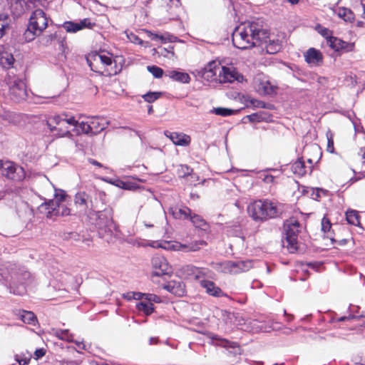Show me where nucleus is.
<instances>
[{
    "mask_svg": "<svg viewBox=\"0 0 365 365\" xmlns=\"http://www.w3.org/2000/svg\"><path fill=\"white\" fill-rule=\"evenodd\" d=\"M267 38V29L262 20L257 19L238 26L232 34L234 46L241 50L257 46Z\"/></svg>",
    "mask_w": 365,
    "mask_h": 365,
    "instance_id": "obj_1",
    "label": "nucleus"
},
{
    "mask_svg": "<svg viewBox=\"0 0 365 365\" xmlns=\"http://www.w3.org/2000/svg\"><path fill=\"white\" fill-rule=\"evenodd\" d=\"M31 278V273L25 267L8 262L0 265V282L11 293L21 295L26 292L25 284Z\"/></svg>",
    "mask_w": 365,
    "mask_h": 365,
    "instance_id": "obj_2",
    "label": "nucleus"
},
{
    "mask_svg": "<svg viewBox=\"0 0 365 365\" xmlns=\"http://www.w3.org/2000/svg\"><path fill=\"white\" fill-rule=\"evenodd\" d=\"M247 212L255 222H263L282 217L283 210L277 202L265 199L250 203L247 207Z\"/></svg>",
    "mask_w": 365,
    "mask_h": 365,
    "instance_id": "obj_3",
    "label": "nucleus"
},
{
    "mask_svg": "<svg viewBox=\"0 0 365 365\" xmlns=\"http://www.w3.org/2000/svg\"><path fill=\"white\" fill-rule=\"evenodd\" d=\"M86 61L91 71L106 76L117 75L120 71L115 61L108 55L91 53L86 57Z\"/></svg>",
    "mask_w": 365,
    "mask_h": 365,
    "instance_id": "obj_4",
    "label": "nucleus"
},
{
    "mask_svg": "<svg viewBox=\"0 0 365 365\" xmlns=\"http://www.w3.org/2000/svg\"><path fill=\"white\" fill-rule=\"evenodd\" d=\"M65 113L52 115L48 118L46 125L51 132L57 137H71L72 134L66 125H77L78 121L73 116L66 118Z\"/></svg>",
    "mask_w": 365,
    "mask_h": 365,
    "instance_id": "obj_5",
    "label": "nucleus"
},
{
    "mask_svg": "<svg viewBox=\"0 0 365 365\" xmlns=\"http://www.w3.org/2000/svg\"><path fill=\"white\" fill-rule=\"evenodd\" d=\"M48 26V19L42 9H36L30 16L27 29L24 34V39L31 41L39 36Z\"/></svg>",
    "mask_w": 365,
    "mask_h": 365,
    "instance_id": "obj_6",
    "label": "nucleus"
},
{
    "mask_svg": "<svg viewBox=\"0 0 365 365\" xmlns=\"http://www.w3.org/2000/svg\"><path fill=\"white\" fill-rule=\"evenodd\" d=\"M283 225L287 247L291 252H294L298 249L297 237L300 232L301 224L296 217H292L286 220Z\"/></svg>",
    "mask_w": 365,
    "mask_h": 365,
    "instance_id": "obj_7",
    "label": "nucleus"
},
{
    "mask_svg": "<svg viewBox=\"0 0 365 365\" xmlns=\"http://www.w3.org/2000/svg\"><path fill=\"white\" fill-rule=\"evenodd\" d=\"M6 83L9 87V96L11 101L19 103L26 98L27 91L23 80L19 77H11L9 74Z\"/></svg>",
    "mask_w": 365,
    "mask_h": 365,
    "instance_id": "obj_8",
    "label": "nucleus"
},
{
    "mask_svg": "<svg viewBox=\"0 0 365 365\" xmlns=\"http://www.w3.org/2000/svg\"><path fill=\"white\" fill-rule=\"evenodd\" d=\"M41 212H46L48 218L58 216H68L71 214L70 209L64 205L59 204L58 201L46 200L39 207Z\"/></svg>",
    "mask_w": 365,
    "mask_h": 365,
    "instance_id": "obj_9",
    "label": "nucleus"
},
{
    "mask_svg": "<svg viewBox=\"0 0 365 365\" xmlns=\"http://www.w3.org/2000/svg\"><path fill=\"white\" fill-rule=\"evenodd\" d=\"M1 175L7 180L14 182H21L26 177L24 169L9 160L4 162L1 169Z\"/></svg>",
    "mask_w": 365,
    "mask_h": 365,
    "instance_id": "obj_10",
    "label": "nucleus"
},
{
    "mask_svg": "<svg viewBox=\"0 0 365 365\" xmlns=\"http://www.w3.org/2000/svg\"><path fill=\"white\" fill-rule=\"evenodd\" d=\"M74 204L79 212L83 215H88L95 210L91 195L84 191H80L76 194Z\"/></svg>",
    "mask_w": 365,
    "mask_h": 365,
    "instance_id": "obj_11",
    "label": "nucleus"
},
{
    "mask_svg": "<svg viewBox=\"0 0 365 365\" xmlns=\"http://www.w3.org/2000/svg\"><path fill=\"white\" fill-rule=\"evenodd\" d=\"M210 339L212 340V344L217 346H221L226 349H232L230 351L233 356L242 354V349L239 343L236 341H230L227 339L222 338L217 334H210Z\"/></svg>",
    "mask_w": 365,
    "mask_h": 365,
    "instance_id": "obj_12",
    "label": "nucleus"
},
{
    "mask_svg": "<svg viewBox=\"0 0 365 365\" xmlns=\"http://www.w3.org/2000/svg\"><path fill=\"white\" fill-rule=\"evenodd\" d=\"M222 66L215 61L209 62L202 70V77L208 81H219V74Z\"/></svg>",
    "mask_w": 365,
    "mask_h": 365,
    "instance_id": "obj_13",
    "label": "nucleus"
},
{
    "mask_svg": "<svg viewBox=\"0 0 365 365\" xmlns=\"http://www.w3.org/2000/svg\"><path fill=\"white\" fill-rule=\"evenodd\" d=\"M152 264L154 268L153 276L161 277L171 272V267L169 266L167 259L160 255L152 258Z\"/></svg>",
    "mask_w": 365,
    "mask_h": 365,
    "instance_id": "obj_14",
    "label": "nucleus"
},
{
    "mask_svg": "<svg viewBox=\"0 0 365 365\" xmlns=\"http://www.w3.org/2000/svg\"><path fill=\"white\" fill-rule=\"evenodd\" d=\"M219 76V82L233 83L235 81L238 82L242 81L244 77L239 73L233 67L222 66Z\"/></svg>",
    "mask_w": 365,
    "mask_h": 365,
    "instance_id": "obj_15",
    "label": "nucleus"
},
{
    "mask_svg": "<svg viewBox=\"0 0 365 365\" xmlns=\"http://www.w3.org/2000/svg\"><path fill=\"white\" fill-rule=\"evenodd\" d=\"M97 217L98 225L100 228H104L106 231L111 232L112 229L115 227L111 208H106L103 211H98Z\"/></svg>",
    "mask_w": 365,
    "mask_h": 365,
    "instance_id": "obj_16",
    "label": "nucleus"
},
{
    "mask_svg": "<svg viewBox=\"0 0 365 365\" xmlns=\"http://www.w3.org/2000/svg\"><path fill=\"white\" fill-rule=\"evenodd\" d=\"M252 267V261H227L225 263V268L229 272L237 274L248 271Z\"/></svg>",
    "mask_w": 365,
    "mask_h": 365,
    "instance_id": "obj_17",
    "label": "nucleus"
},
{
    "mask_svg": "<svg viewBox=\"0 0 365 365\" xmlns=\"http://www.w3.org/2000/svg\"><path fill=\"white\" fill-rule=\"evenodd\" d=\"M305 61L313 66H319L323 63V55L322 52L315 48H309L304 53Z\"/></svg>",
    "mask_w": 365,
    "mask_h": 365,
    "instance_id": "obj_18",
    "label": "nucleus"
},
{
    "mask_svg": "<svg viewBox=\"0 0 365 365\" xmlns=\"http://www.w3.org/2000/svg\"><path fill=\"white\" fill-rule=\"evenodd\" d=\"M200 283L201 287L205 289L206 293L212 297H222L227 296L222 289L217 286L212 281L202 279Z\"/></svg>",
    "mask_w": 365,
    "mask_h": 365,
    "instance_id": "obj_19",
    "label": "nucleus"
},
{
    "mask_svg": "<svg viewBox=\"0 0 365 365\" xmlns=\"http://www.w3.org/2000/svg\"><path fill=\"white\" fill-rule=\"evenodd\" d=\"M328 43L329 46L336 51H344L349 52L351 51L354 48V43H350L346 41H344L337 37L331 36L328 40Z\"/></svg>",
    "mask_w": 365,
    "mask_h": 365,
    "instance_id": "obj_20",
    "label": "nucleus"
},
{
    "mask_svg": "<svg viewBox=\"0 0 365 365\" xmlns=\"http://www.w3.org/2000/svg\"><path fill=\"white\" fill-rule=\"evenodd\" d=\"M165 135L176 145L187 146L191 141L190 137L184 133L165 131Z\"/></svg>",
    "mask_w": 365,
    "mask_h": 365,
    "instance_id": "obj_21",
    "label": "nucleus"
},
{
    "mask_svg": "<svg viewBox=\"0 0 365 365\" xmlns=\"http://www.w3.org/2000/svg\"><path fill=\"white\" fill-rule=\"evenodd\" d=\"M264 44L266 51L269 54H274L279 51L282 48V43L279 39L269 38V32L267 30V38L265 41H262L258 43L257 46H262Z\"/></svg>",
    "mask_w": 365,
    "mask_h": 365,
    "instance_id": "obj_22",
    "label": "nucleus"
},
{
    "mask_svg": "<svg viewBox=\"0 0 365 365\" xmlns=\"http://www.w3.org/2000/svg\"><path fill=\"white\" fill-rule=\"evenodd\" d=\"M163 288L177 297H182L185 294V285L180 281H170Z\"/></svg>",
    "mask_w": 365,
    "mask_h": 365,
    "instance_id": "obj_23",
    "label": "nucleus"
},
{
    "mask_svg": "<svg viewBox=\"0 0 365 365\" xmlns=\"http://www.w3.org/2000/svg\"><path fill=\"white\" fill-rule=\"evenodd\" d=\"M90 123L93 133L97 135L107 128L109 122L105 118L96 115L91 117Z\"/></svg>",
    "mask_w": 365,
    "mask_h": 365,
    "instance_id": "obj_24",
    "label": "nucleus"
},
{
    "mask_svg": "<svg viewBox=\"0 0 365 365\" xmlns=\"http://www.w3.org/2000/svg\"><path fill=\"white\" fill-rule=\"evenodd\" d=\"M191 212V210L186 206H176L169 210L173 217L178 220H187L190 217Z\"/></svg>",
    "mask_w": 365,
    "mask_h": 365,
    "instance_id": "obj_25",
    "label": "nucleus"
},
{
    "mask_svg": "<svg viewBox=\"0 0 365 365\" xmlns=\"http://www.w3.org/2000/svg\"><path fill=\"white\" fill-rule=\"evenodd\" d=\"M170 78L175 81L182 83H188L190 81V77L188 73L178 71H169L165 74Z\"/></svg>",
    "mask_w": 365,
    "mask_h": 365,
    "instance_id": "obj_26",
    "label": "nucleus"
},
{
    "mask_svg": "<svg viewBox=\"0 0 365 365\" xmlns=\"http://www.w3.org/2000/svg\"><path fill=\"white\" fill-rule=\"evenodd\" d=\"M339 17L343 19L346 22H352L354 20V14L349 9L341 7L334 10Z\"/></svg>",
    "mask_w": 365,
    "mask_h": 365,
    "instance_id": "obj_27",
    "label": "nucleus"
},
{
    "mask_svg": "<svg viewBox=\"0 0 365 365\" xmlns=\"http://www.w3.org/2000/svg\"><path fill=\"white\" fill-rule=\"evenodd\" d=\"M11 19L7 14H0V38H2L9 29Z\"/></svg>",
    "mask_w": 365,
    "mask_h": 365,
    "instance_id": "obj_28",
    "label": "nucleus"
},
{
    "mask_svg": "<svg viewBox=\"0 0 365 365\" xmlns=\"http://www.w3.org/2000/svg\"><path fill=\"white\" fill-rule=\"evenodd\" d=\"M346 220L350 225L362 227L360 223L359 212L354 210H349L346 212Z\"/></svg>",
    "mask_w": 365,
    "mask_h": 365,
    "instance_id": "obj_29",
    "label": "nucleus"
},
{
    "mask_svg": "<svg viewBox=\"0 0 365 365\" xmlns=\"http://www.w3.org/2000/svg\"><path fill=\"white\" fill-rule=\"evenodd\" d=\"M271 117V115L264 112L260 111L258 113L247 115L246 118L251 123H259L262 121H268Z\"/></svg>",
    "mask_w": 365,
    "mask_h": 365,
    "instance_id": "obj_30",
    "label": "nucleus"
},
{
    "mask_svg": "<svg viewBox=\"0 0 365 365\" xmlns=\"http://www.w3.org/2000/svg\"><path fill=\"white\" fill-rule=\"evenodd\" d=\"M291 170L294 174L303 176L307 173V167L302 159H298L291 165Z\"/></svg>",
    "mask_w": 365,
    "mask_h": 365,
    "instance_id": "obj_31",
    "label": "nucleus"
},
{
    "mask_svg": "<svg viewBox=\"0 0 365 365\" xmlns=\"http://www.w3.org/2000/svg\"><path fill=\"white\" fill-rule=\"evenodd\" d=\"M228 9L230 16L234 18V20L243 14V10L241 8L240 1H230Z\"/></svg>",
    "mask_w": 365,
    "mask_h": 365,
    "instance_id": "obj_32",
    "label": "nucleus"
},
{
    "mask_svg": "<svg viewBox=\"0 0 365 365\" xmlns=\"http://www.w3.org/2000/svg\"><path fill=\"white\" fill-rule=\"evenodd\" d=\"M188 219L192 222V223L195 227L200 228L202 230H205L206 227H207V224L205 222V220L199 215L190 214V217H189Z\"/></svg>",
    "mask_w": 365,
    "mask_h": 365,
    "instance_id": "obj_33",
    "label": "nucleus"
},
{
    "mask_svg": "<svg viewBox=\"0 0 365 365\" xmlns=\"http://www.w3.org/2000/svg\"><path fill=\"white\" fill-rule=\"evenodd\" d=\"M61 31H56L53 34L44 35L41 38L40 42L44 46H48L52 43L53 41L58 40Z\"/></svg>",
    "mask_w": 365,
    "mask_h": 365,
    "instance_id": "obj_34",
    "label": "nucleus"
},
{
    "mask_svg": "<svg viewBox=\"0 0 365 365\" xmlns=\"http://www.w3.org/2000/svg\"><path fill=\"white\" fill-rule=\"evenodd\" d=\"M14 62V58L11 53L5 52L0 56V63L4 68H9Z\"/></svg>",
    "mask_w": 365,
    "mask_h": 365,
    "instance_id": "obj_35",
    "label": "nucleus"
},
{
    "mask_svg": "<svg viewBox=\"0 0 365 365\" xmlns=\"http://www.w3.org/2000/svg\"><path fill=\"white\" fill-rule=\"evenodd\" d=\"M136 307L138 310L143 312L147 316L150 315L154 311V306L153 303H148L146 302H140L138 303Z\"/></svg>",
    "mask_w": 365,
    "mask_h": 365,
    "instance_id": "obj_36",
    "label": "nucleus"
},
{
    "mask_svg": "<svg viewBox=\"0 0 365 365\" xmlns=\"http://www.w3.org/2000/svg\"><path fill=\"white\" fill-rule=\"evenodd\" d=\"M55 334L61 340L68 342L73 341V335L69 332L68 329H56Z\"/></svg>",
    "mask_w": 365,
    "mask_h": 365,
    "instance_id": "obj_37",
    "label": "nucleus"
},
{
    "mask_svg": "<svg viewBox=\"0 0 365 365\" xmlns=\"http://www.w3.org/2000/svg\"><path fill=\"white\" fill-rule=\"evenodd\" d=\"M21 320L28 324L35 325L37 322V318L32 312L23 311V314L21 316Z\"/></svg>",
    "mask_w": 365,
    "mask_h": 365,
    "instance_id": "obj_38",
    "label": "nucleus"
},
{
    "mask_svg": "<svg viewBox=\"0 0 365 365\" xmlns=\"http://www.w3.org/2000/svg\"><path fill=\"white\" fill-rule=\"evenodd\" d=\"M207 242L205 240H198L188 245H180V247L186 249L187 252H196L200 249V246H205Z\"/></svg>",
    "mask_w": 365,
    "mask_h": 365,
    "instance_id": "obj_39",
    "label": "nucleus"
},
{
    "mask_svg": "<svg viewBox=\"0 0 365 365\" xmlns=\"http://www.w3.org/2000/svg\"><path fill=\"white\" fill-rule=\"evenodd\" d=\"M210 112L217 115L229 116L235 114L237 113V110L227 108L218 107L214 108L212 110H210Z\"/></svg>",
    "mask_w": 365,
    "mask_h": 365,
    "instance_id": "obj_40",
    "label": "nucleus"
},
{
    "mask_svg": "<svg viewBox=\"0 0 365 365\" xmlns=\"http://www.w3.org/2000/svg\"><path fill=\"white\" fill-rule=\"evenodd\" d=\"M259 91L264 95H272L275 91V87L269 81H265L260 83Z\"/></svg>",
    "mask_w": 365,
    "mask_h": 365,
    "instance_id": "obj_41",
    "label": "nucleus"
},
{
    "mask_svg": "<svg viewBox=\"0 0 365 365\" xmlns=\"http://www.w3.org/2000/svg\"><path fill=\"white\" fill-rule=\"evenodd\" d=\"M31 357L32 355L26 351V353L16 354L15 360L19 363V365H27L29 364Z\"/></svg>",
    "mask_w": 365,
    "mask_h": 365,
    "instance_id": "obj_42",
    "label": "nucleus"
},
{
    "mask_svg": "<svg viewBox=\"0 0 365 365\" xmlns=\"http://www.w3.org/2000/svg\"><path fill=\"white\" fill-rule=\"evenodd\" d=\"M192 169L187 165H180L177 170V173L179 178H186L190 175L192 173Z\"/></svg>",
    "mask_w": 365,
    "mask_h": 365,
    "instance_id": "obj_43",
    "label": "nucleus"
},
{
    "mask_svg": "<svg viewBox=\"0 0 365 365\" xmlns=\"http://www.w3.org/2000/svg\"><path fill=\"white\" fill-rule=\"evenodd\" d=\"M62 26L68 33H76L80 31L78 22L66 21L63 24Z\"/></svg>",
    "mask_w": 365,
    "mask_h": 365,
    "instance_id": "obj_44",
    "label": "nucleus"
},
{
    "mask_svg": "<svg viewBox=\"0 0 365 365\" xmlns=\"http://www.w3.org/2000/svg\"><path fill=\"white\" fill-rule=\"evenodd\" d=\"M161 96H162L161 92L149 91L147 93L144 94L142 97L145 101L150 103L155 101L157 99H158L160 97H161Z\"/></svg>",
    "mask_w": 365,
    "mask_h": 365,
    "instance_id": "obj_45",
    "label": "nucleus"
},
{
    "mask_svg": "<svg viewBox=\"0 0 365 365\" xmlns=\"http://www.w3.org/2000/svg\"><path fill=\"white\" fill-rule=\"evenodd\" d=\"M54 197L55 199H53V200L56 202L58 201L59 204H61L62 202L66 201L67 198L68 197V195L63 190L56 189Z\"/></svg>",
    "mask_w": 365,
    "mask_h": 365,
    "instance_id": "obj_46",
    "label": "nucleus"
},
{
    "mask_svg": "<svg viewBox=\"0 0 365 365\" xmlns=\"http://www.w3.org/2000/svg\"><path fill=\"white\" fill-rule=\"evenodd\" d=\"M182 273L187 277H195L196 272H197V267H195L192 264H187L182 268Z\"/></svg>",
    "mask_w": 365,
    "mask_h": 365,
    "instance_id": "obj_47",
    "label": "nucleus"
},
{
    "mask_svg": "<svg viewBox=\"0 0 365 365\" xmlns=\"http://www.w3.org/2000/svg\"><path fill=\"white\" fill-rule=\"evenodd\" d=\"M147 69L156 78H160L163 75V70L157 66H148Z\"/></svg>",
    "mask_w": 365,
    "mask_h": 365,
    "instance_id": "obj_48",
    "label": "nucleus"
},
{
    "mask_svg": "<svg viewBox=\"0 0 365 365\" xmlns=\"http://www.w3.org/2000/svg\"><path fill=\"white\" fill-rule=\"evenodd\" d=\"M78 24L80 27V31L86 28L92 29L93 26L96 25L95 22H91V19L88 18H86L81 20L79 22H78Z\"/></svg>",
    "mask_w": 365,
    "mask_h": 365,
    "instance_id": "obj_49",
    "label": "nucleus"
},
{
    "mask_svg": "<svg viewBox=\"0 0 365 365\" xmlns=\"http://www.w3.org/2000/svg\"><path fill=\"white\" fill-rule=\"evenodd\" d=\"M57 42L59 46V50L61 51V56L66 58V50L68 49V47L66 46L65 37L62 36L61 34L57 40Z\"/></svg>",
    "mask_w": 365,
    "mask_h": 365,
    "instance_id": "obj_50",
    "label": "nucleus"
},
{
    "mask_svg": "<svg viewBox=\"0 0 365 365\" xmlns=\"http://www.w3.org/2000/svg\"><path fill=\"white\" fill-rule=\"evenodd\" d=\"M145 300L148 302V303H160L162 302L160 297L151 293H145Z\"/></svg>",
    "mask_w": 365,
    "mask_h": 365,
    "instance_id": "obj_51",
    "label": "nucleus"
},
{
    "mask_svg": "<svg viewBox=\"0 0 365 365\" xmlns=\"http://www.w3.org/2000/svg\"><path fill=\"white\" fill-rule=\"evenodd\" d=\"M79 125V128H81V131L85 134H90V135H94L92 132V128L91 126V123H84L81 122V123L78 124Z\"/></svg>",
    "mask_w": 365,
    "mask_h": 365,
    "instance_id": "obj_52",
    "label": "nucleus"
},
{
    "mask_svg": "<svg viewBox=\"0 0 365 365\" xmlns=\"http://www.w3.org/2000/svg\"><path fill=\"white\" fill-rule=\"evenodd\" d=\"M211 271L207 268L197 267V272L195 274V279H200L201 277L209 276Z\"/></svg>",
    "mask_w": 365,
    "mask_h": 365,
    "instance_id": "obj_53",
    "label": "nucleus"
},
{
    "mask_svg": "<svg viewBox=\"0 0 365 365\" xmlns=\"http://www.w3.org/2000/svg\"><path fill=\"white\" fill-rule=\"evenodd\" d=\"M316 29L318 31V32L324 38H327V40L328 41L329 39V38L331 36V31L327 29V28H325V27H322L320 25H318L317 27H316Z\"/></svg>",
    "mask_w": 365,
    "mask_h": 365,
    "instance_id": "obj_54",
    "label": "nucleus"
},
{
    "mask_svg": "<svg viewBox=\"0 0 365 365\" xmlns=\"http://www.w3.org/2000/svg\"><path fill=\"white\" fill-rule=\"evenodd\" d=\"M327 150L330 153H334V140H333V134L329 130L327 133Z\"/></svg>",
    "mask_w": 365,
    "mask_h": 365,
    "instance_id": "obj_55",
    "label": "nucleus"
},
{
    "mask_svg": "<svg viewBox=\"0 0 365 365\" xmlns=\"http://www.w3.org/2000/svg\"><path fill=\"white\" fill-rule=\"evenodd\" d=\"M331 228V224L330 222V220L324 217L322 220V230L324 232H329L330 231V229Z\"/></svg>",
    "mask_w": 365,
    "mask_h": 365,
    "instance_id": "obj_56",
    "label": "nucleus"
},
{
    "mask_svg": "<svg viewBox=\"0 0 365 365\" xmlns=\"http://www.w3.org/2000/svg\"><path fill=\"white\" fill-rule=\"evenodd\" d=\"M127 36L129 38V40L130 41V42L138 44V45H140V46L143 45L144 41L140 38H139L137 35L131 33V34L127 35Z\"/></svg>",
    "mask_w": 365,
    "mask_h": 365,
    "instance_id": "obj_57",
    "label": "nucleus"
},
{
    "mask_svg": "<svg viewBox=\"0 0 365 365\" xmlns=\"http://www.w3.org/2000/svg\"><path fill=\"white\" fill-rule=\"evenodd\" d=\"M173 49H174L173 46H169V47L168 48H160V51H159V53H160V55H162L163 56L167 57L169 53H170L171 56H174Z\"/></svg>",
    "mask_w": 365,
    "mask_h": 365,
    "instance_id": "obj_58",
    "label": "nucleus"
},
{
    "mask_svg": "<svg viewBox=\"0 0 365 365\" xmlns=\"http://www.w3.org/2000/svg\"><path fill=\"white\" fill-rule=\"evenodd\" d=\"M63 237L64 240L73 239L74 240H78V237H79V235L75 232H67V233H63Z\"/></svg>",
    "mask_w": 365,
    "mask_h": 365,
    "instance_id": "obj_59",
    "label": "nucleus"
},
{
    "mask_svg": "<svg viewBox=\"0 0 365 365\" xmlns=\"http://www.w3.org/2000/svg\"><path fill=\"white\" fill-rule=\"evenodd\" d=\"M325 190H324L322 188H316L315 190L314 188H312V194L311 197L314 200H317L319 197H320V192H324Z\"/></svg>",
    "mask_w": 365,
    "mask_h": 365,
    "instance_id": "obj_60",
    "label": "nucleus"
},
{
    "mask_svg": "<svg viewBox=\"0 0 365 365\" xmlns=\"http://www.w3.org/2000/svg\"><path fill=\"white\" fill-rule=\"evenodd\" d=\"M46 349L43 348L37 349L34 351V357L36 360H38L43 357L46 354Z\"/></svg>",
    "mask_w": 365,
    "mask_h": 365,
    "instance_id": "obj_61",
    "label": "nucleus"
},
{
    "mask_svg": "<svg viewBox=\"0 0 365 365\" xmlns=\"http://www.w3.org/2000/svg\"><path fill=\"white\" fill-rule=\"evenodd\" d=\"M264 103L262 101L257 100V99H252L250 101V103L255 108H264Z\"/></svg>",
    "mask_w": 365,
    "mask_h": 365,
    "instance_id": "obj_62",
    "label": "nucleus"
},
{
    "mask_svg": "<svg viewBox=\"0 0 365 365\" xmlns=\"http://www.w3.org/2000/svg\"><path fill=\"white\" fill-rule=\"evenodd\" d=\"M148 33L149 34V36L153 41L161 40L163 42L165 41L164 37L163 36H160L156 34H153L150 31H148Z\"/></svg>",
    "mask_w": 365,
    "mask_h": 365,
    "instance_id": "obj_63",
    "label": "nucleus"
},
{
    "mask_svg": "<svg viewBox=\"0 0 365 365\" xmlns=\"http://www.w3.org/2000/svg\"><path fill=\"white\" fill-rule=\"evenodd\" d=\"M145 293L133 292V294H132V297L133 298V299H136V300H140L142 299H145Z\"/></svg>",
    "mask_w": 365,
    "mask_h": 365,
    "instance_id": "obj_64",
    "label": "nucleus"
}]
</instances>
